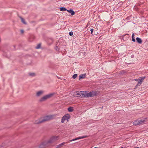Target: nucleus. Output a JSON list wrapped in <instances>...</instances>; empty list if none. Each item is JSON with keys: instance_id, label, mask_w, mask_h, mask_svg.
<instances>
[{"instance_id": "f257e3e1", "label": "nucleus", "mask_w": 148, "mask_h": 148, "mask_svg": "<svg viewBox=\"0 0 148 148\" xmlns=\"http://www.w3.org/2000/svg\"><path fill=\"white\" fill-rule=\"evenodd\" d=\"M74 95L76 97H92L97 95L96 91L89 92L88 91H75L74 92Z\"/></svg>"}, {"instance_id": "f03ea898", "label": "nucleus", "mask_w": 148, "mask_h": 148, "mask_svg": "<svg viewBox=\"0 0 148 148\" xmlns=\"http://www.w3.org/2000/svg\"><path fill=\"white\" fill-rule=\"evenodd\" d=\"M59 139L58 136H53L47 142H44L42 143L39 146L40 148H44L46 147V145L48 143H53L55 141L58 140Z\"/></svg>"}, {"instance_id": "7ed1b4c3", "label": "nucleus", "mask_w": 148, "mask_h": 148, "mask_svg": "<svg viewBox=\"0 0 148 148\" xmlns=\"http://www.w3.org/2000/svg\"><path fill=\"white\" fill-rule=\"evenodd\" d=\"M52 116H46L42 119L41 120H40L38 121H36L35 122V123L36 124H39L41 123H42L45 121H49L52 119Z\"/></svg>"}, {"instance_id": "20e7f679", "label": "nucleus", "mask_w": 148, "mask_h": 148, "mask_svg": "<svg viewBox=\"0 0 148 148\" xmlns=\"http://www.w3.org/2000/svg\"><path fill=\"white\" fill-rule=\"evenodd\" d=\"M55 95V93H50L48 95L44 96L42 97L39 100L40 102H42L45 101L47 99H49L51 97Z\"/></svg>"}, {"instance_id": "39448f33", "label": "nucleus", "mask_w": 148, "mask_h": 148, "mask_svg": "<svg viewBox=\"0 0 148 148\" xmlns=\"http://www.w3.org/2000/svg\"><path fill=\"white\" fill-rule=\"evenodd\" d=\"M145 122V120H137L136 121H135L133 123V124L134 125H138L141 124Z\"/></svg>"}, {"instance_id": "423d86ee", "label": "nucleus", "mask_w": 148, "mask_h": 148, "mask_svg": "<svg viewBox=\"0 0 148 148\" xmlns=\"http://www.w3.org/2000/svg\"><path fill=\"white\" fill-rule=\"evenodd\" d=\"M70 118V115L68 114H66L62 117V119L61 122L62 123H63L65 120H68Z\"/></svg>"}, {"instance_id": "0eeeda50", "label": "nucleus", "mask_w": 148, "mask_h": 148, "mask_svg": "<svg viewBox=\"0 0 148 148\" xmlns=\"http://www.w3.org/2000/svg\"><path fill=\"white\" fill-rule=\"evenodd\" d=\"M87 137H88V136H83L79 137V138H75V139H73L71 140H70V141L71 142V141H73L74 140H76L77 139L85 138Z\"/></svg>"}, {"instance_id": "6e6552de", "label": "nucleus", "mask_w": 148, "mask_h": 148, "mask_svg": "<svg viewBox=\"0 0 148 148\" xmlns=\"http://www.w3.org/2000/svg\"><path fill=\"white\" fill-rule=\"evenodd\" d=\"M66 11L70 13L72 16L74 15L75 14L74 11L72 9L67 10Z\"/></svg>"}, {"instance_id": "1a4fd4ad", "label": "nucleus", "mask_w": 148, "mask_h": 148, "mask_svg": "<svg viewBox=\"0 0 148 148\" xmlns=\"http://www.w3.org/2000/svg\"><path fill=\"white\" fill-rule=\"evenodd\" d=\"M43 93V91H40L36 93V96L37 97H39Z\"/></svg>"}, {"instance_id": "9d476101", "label": "nucleus", "mask_w": 148, "mask_h": 148, "mask_svg": "<svg viewBox=\"0 0 148 148\" xmlns=\"http://www.w3.org/2000/svg\"><path fill=\"white\" fill-rule=\"evenodd\" d=\"M86 76V74H81L79 76V79H84L85 78V77Z\"/></svg>"}, {"instance_id": "9b49d317", "label": "nucleus", "mask_w": 148, "mask_h": 148, "mask_svg": "<svg viewBox=\"0 0 148 148\" xmlns=\"http://www.w3.org/2000/svg\"><path fill=\"white\" fill-rule=\"evenodd\" d=\"M136 40L137 42L139 44H141L142 43V40L140 38L137 37L136 38Z\"/></svg>"}, {"instance_id": "f8f14e48", "label": "nucleus", "mask_w": 148, "mask_h": 148, "mask_svg": "<svg viewBox=\"0 0 148 148\" xmlns=\"http://www.w3.org/2000/svg\"><path fill=\"white\" fill-rule=\"evenodd\" d=\"M145 77H140L139 78V82H141V83L143 82L144 80L145 79Z\"/></svg>"}, {"instance_id": "ddd939ff", "label": "nucleus", "mask_w": 148, "mask_h": 148, "mask_svg": "<svg viewBox=\"0 0 148 148\" xmlns=\"http://www.w3.org/2000/svg\"><path fill=\"white\" fill-rule=\"evenodd\" d=\"M65 144V142L63 143L60 144V145H58V146L56 147V148H60L62 147L63 145H64Z\"/></svg>"}, {"instance_id": "4468645a", "label": "nucleus", "mask_w": 148, "mask_h": 148, "mask_svg": "<svg viewBox=\"0 0 148 148\" xmlns=\"http://www.w3.org/2000/svg\"><path fill=\"white\" fill-rule=\"evenodd\" d=\"M19 18H20L22 22L25 24H26L27 23L26 22L25 20L23 18H22L21 16H19Z\"/></svg>"}, {"instance_id": "2eb2a0df", "label": "nucleus", "mask_w": 148, "mask_h": 148, "mask_svg": "<svg viewBox=\"0 0 148 148\" xmlns=\"http://www.w3.org/2000/svg\"><path fill=\"white\" fill-rule=\"evenodd\" d=\"M60 11H64L67 10V9L66 8H64V7H60Z\"/></svg>"}, {"instance_id": "dca6fc26", "label": "nucleus", "mask_w": 148, "mask_h": 148, "mask_svg": "<svg viewBox=\"0 0 148 148\" xmlns=\"http://www.w3.org/2000/svg\"><path fill=\"white\" fill-rule=\"evenodd\" d=\"M68 110L69 112H72L73 110V108L72 107H70L68 109Z\"/></svg>"}, {"instance_id": "f3484780", "label": "nucleus", "mask_w": 148, "mask_h": 148, "mask_svg": "<svg viewBox=\"0 0 148 148\" xmlns=\"http://www.w3.org/2000/svg\"><path fill=\"white\" fill-rule=\"evenodd\" d=\"M29 76L34 77L36 75V74L35 73H29Z\"/></svg>"}, {"instance_id": "a211bd4d", "label": "nucleus", "mask_w": 148, "mask_h": 148, "mask_svg": "<svg viewBox=\"0 0 148 148\" xmlns=\"http://www.w3.org/2000/svg\"><path fill=\"white\" fill-rule=\"evenodd\" d=\"M134 33H133L132 34V41L133 42H135L136 41L135 40V38H134Z\"/></svg>"}, {"instance_id": "6ab92c4d", "label": "nucleus", "mask_w": 148, "mask_h": 148, "mask_svg": "<svg viewBox=\"0 0 148 148\" xmlns=\"http://www.w3.org/2000/svg\"><path fill=\"white\" fill-rule=\"evenodd\" d=\"M41 43H39L38 44L37 46L36 47V49H38L40 48L41 47Z\"/></svg>"}, {"instance_id": "aec40b11", "label": "nucleus", "mask_w": 148, "mask_h": 148, "mask_svg": "<svg viewBox=\"0 0 148 148\" xmlns=\"http://www.w3.org/2000/svg\"><path fill=\"white\" fill-rule=\"evenodd\" d=\"M77 74H74L72 76V77L74 79H75L77 77Z\"/></svg>"}, {"instance_id": "412c9836", "label": "nucleus", "mask_w": 148, "mask_h": 148, "mask_svg": "<svg viewBox=\"0 0 148 148\" xmlns=\"http://www.w3.org/2000/svg\"><path fill=\"white\" fill-rule=\"evenodd\" d=\"M141 84V82H139L138 81V83L136 85H137V86H140Z\"/></svg>"}, {"instance_id": "4be33fe9", "label": "nucleus", "mask_w": 148, "mask_h": 148, "mask_svg": "<svg viewBox=\"0 0 148 148\" xmlns=\"http://www.w3.org/2000/svg\"><path fill=\"white\" fill-rule=\"evenodd\" d=\"M73 33L72 32H69V35L70 36H72L73 35Z\"/></svg>"}, {"instance_id": "5701e85b", "label": "nucleus", "mask_w": 148, "mask_h": 148, "mask_svg": "<svg viewBox=\"0 0 148 148\" xmlns=\"http://www.w3.org/2000/svg\"><path fill=\"white\" fill-rule=\"evenodd\" d=\"M90 31H91V34H92V32H93V29H90Z\"/></svg>"}, {"instance_id": "b1692460", "label": "nucleus", "mask_w": 148, "mask_h": 148, "mask_svg": "<svg viewBox=\"0 0 148 148\" xmlns=\"http://www.w3.org/2000/svg\"><path fill=\"white\" fill-rule=\"evenodd\" d=\"M139 78L138 79H135V80L136 81H138V82L139 81Z\"/></svg>"}, {"instance_id": "393cba45", "label": "nucleus", "mask_w": 148, "mask_h": 148, "mask_svg": "<svg viewBox=\"0 0 148 148\" xmlns=\"http://www.w3.org/2000/svg\"><path fill=\"white\" fill-rule=\"evenodd\" d=\"M21 33H23L24 32V31L23 30H21Z\"/></svg>"}, {"instance_id": "a878e982", "label": "nucleus", "mask_w": 148, "mask_h": 148, "mask_svg": "<svg viewBox=\"0 0 148 148\" xmlns=\"http://www.w3.org/2000/svg\"><path fill=\"white\" fill-rule=\"evenodd\" d=\"M128 35H128H129V34H125V35H124L122 36H123V37H124V36L125 35Z\"/></svg>"}, {"instance_id": "bb28decb", "label": "nucleus", "mask_w": 148, "mask_h": 148, "mask_svg": "<svg viewBox=\"0 0 148 148\" xmlns=\"http://www.w3.org/2000/svg\"><path fill=\"white\" fill-rule=\"evenodd\" d=\"M56 50H58V47H56Z\"/></svg>"}, {"instance_id": "cd10ccee", "label": "nucleus", "mask_w": 148, "mask_h": 148, "mask_svg": "<svg viewBox=\"0 0 148 148\" xmlns=\"http://www.w3.org/2000/svg\"><path fill=\"white\" fill-rule=\"evenodd\" d=\"M134 57V55H132L131 56V57L132 58H133Z\"/></svg>"}, {"instance_id": "c85d7f7f", "label": "nucleus", "mask_w": 148, "mask_h": 148, "mask_svg": "<svg viewBox=\"0 0 148 148\" xmlns=\"http://www.w3.org/2000/svg\"><path fill=\"white\" fill-rule=\"evenodd\" d=\"M138 86H137V85H136V86H135V88H134V89H135Z\"/></svg>"}, {"instance_id": "c756f323", "label": "nucleus", "mask_w": 148, "mask_h": 148, "mask_svg": "<svg viewBox=\"0 0 148 148\" xmlns=\"http://www.w3.org/2000/svg\"><path fill=\"white\" fill-rule=\"evenodd\" d=\"M128 36L125 39V40H126L127 39H128Z\"/></svg>"}, {"instance_id": "7c9ffc66", "label": "nucleus", "mask_w": 148, "mask_h": 148, "mask_svg": "<svg viewBox=\"0 0 148 148\" xmlns=\"http://www.w3.org/2000/svg\"><path fill=\"white\" fill-rule=\"evenodd\" d=\"M93 148H98V147H94Z\"/></svg>"}, {"instance_id": "2f4dec72", "label": "nucleus", "mask_w": 148, "mask_h": 148, "mask_svg": "<svg viewBox=\"0 0 148 148\" xmlns=\"http://www.w3.org/2000/svg\"><path fill=\"white\" fill-rule=\"evenodd\" d=\"M136 148H139L138 147H136Z\"/></svg>"}, {"instance_id": "473e14b6", "label": "nucleus", "mask_w": 148, "mask_h": 148, "mask_svg": "<svg viewBox=\"0 0 148 148\" xmlns=\"http://www.w3.org/2000/svg\"><path fill=\"white\" fill-rule=\"evenodd\" d=\"M120 148H123V147H121Z\"/></svg>"}]
</instances>
